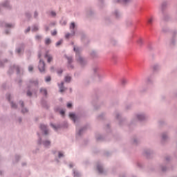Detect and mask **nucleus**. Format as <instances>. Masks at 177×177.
I'll list each match as a JSON object with an SVG mask.
<instances>
[{"mask_svg":"<svg viewBox=\"0 0 177 177\" xmlns=\"http://www.w3.org/2000/svg\"><path fill=\"white\" fill-rule=\"evenodd\" d=\"M69 117L71 120L76 124V134L75 137L77 140H80L81 138H82V135H84V132H85V129H86V127H78V122H80V116L78 115H75V113H69Z\"/></svg>","mask_w":177,"mask_h":177,"instance_id":"nucleus-1","label":"nucleus"},{"mask_svg":"<svg viewBox=\"0 0 177 177\" xmlns=\"http://www.w3.org/2000/svg\"><path fill=\"white\" fill-rule=\"evenodd\" d=\"M40 129L44 133V135L41 137L39 133H37L39 139L37 141L38 145H43L44 147H49L50 146V140L48 139H45V136L49 133V130L48 129V126L46 124H41Z\"/></svg>","mask_w":177,"mask_h":177,"instance_id":"nucleus-2","label":"nucleus"},{"mask_svg":"<svg viewBox=\"0 0 177 177\" xmlns=\"http://www.w3.org/2000/svg\"><path fill=\"white\" fill-rule=\"evenodd\" d=\"M147 118H149V116L147 115V114H146V113L140 112L134 115V117L133 118L130 122V125H136L138 121L142 122L143 121H146Z\"/></svg>","mask_w":177,"mask_h":177,"instance_id":"nucleus-3","label":"nucleus"},{"mask_svg":"<svg viewBox=\"0 0 177 177\" xmlns=\"http://www.w3.org/2000/svg\"><path fill=\"white\" fill-rule=\"evenodd\" d=\"M39 84V82H38V80L37 79H30L29 81L27 82L26 84L28 86V88H29L26 92L27 96H32V93L31 92V91H30V88H31V86H38Z\"/></svg>","mask_w":177,"mask_h":177,"instance_id":"nucleus-4","label":"nucleus"},{"mask_svg":"<svg viewBox=\"0 0 177 177\" xmlns=\"http://www.w3.org/2000/svg\"><path fill=\"white\" fill-rule=\"evenodd\" d=\"M167 6H168V1H162L160 5V10H161L163 20H168V18L169 17L168 12L165 11V9H167Z\"/></svg>","mask_w":177,"mask_h":177,"instance_id":"nucleus-5","label":"nucleus"},{"mask_svg":"<svg viewBox=\"0 0 177 177\" xmlns=\"http://www.w3.org/2000/svg\"><path fill=\"white\" fill-rule=\"evenodd\" d=\"M71 30V33L68 32L65 34V38L66 39H68L71 38V37H74L75 35V30H77V26L75 25V23L72 22L69 27Z\"/></svg>","mask_w":177,"mask_h":177,"instance_id":"nucleus-6","label":"nucleus"},{"mask_svg":"<svg viewBox=\"0 0 177 177\" xmlns=\"http://www.w3.org/2000/svg\"><path fill=\"white\" fill-rule=\"evenodd\" d=\"M6 99L8 100L11 109H13L14 110H16L17 109V104L16 102H14L13 98L15 97V95L10 93H8L6 94Z\"/></svg>","mask_w":177,"mask_h":177,"instance_id":"nucleus-7","label":"nucleus"},{"mask_svg":"<svg viewBox=\"0 0 177 177\" xmlns=\"http://www.w3.org/2000/svg\"><path fill=\"white\" fill-rule=\"evenodd\" d=\"M75 60L82 67H85L88 64V60H86V58L85 57H82L81 55H77L75 57Z\"/></svg>","mask_w":177,"mask_h":177,"instance_id":"nucleus-8","label":"nucleus"},{"mask_svg":"<svg viewBox=\"0 0 177 177\" xmlns=\"http://www.w3.org/2000/svg\"><path fill=\"white\" fill-rule=\"evenodd\" d=\"M15 53L17 56H23L24 53V44H19L15 48Z\"/></svg>","mask_w":177,"mask_h":177,"instance_id":"nucleus-9","label":"nucleus"},{"mask_svg":"<svg viewBox=\"0 0 177 177\" xmlns=\"http://www.w3.org/2000/svg\"><path fill=\"white\" fill-rule=\"evenodd\" d=\"M97 171L100 175H106V170H104V166L103 163L99 162L97 163Z\"/></svg>","mask_w":177,"mask_h":177,"instance_id":"nucleus-10","label":"nucleus"},{"mask_svg":"<svg viewBox=\"0 0 177 177\" xmlns=\"http://www.w3.org/2000/svg\"><path fill=\"white\" fill-rule=\"evenodd\" d=\"M93 73L97 75L98 78H100V74H102V68L99 65H95L93 67Z\"/></svg>","mask_w":177,"mask_h":177,"instance_id":"nucleus-11","label":"nucleus"},{"mask_svg":"<svg viewBox=\"0 0 177 177\" xmlns=\"http://www.w3.org/2000/svg\"><path fill=\"white\" fill-rule=\"evenodd\" d=\"M66 59L68 61L67 68H68V70H74V64H73L74 60L73 59V57H71V56H70V57L66 56Z\"/></svg>","mask_w":177,"mask_h":177,"instance_id":"nucleus-12","label":"nucleus"},{"mask_svg":"<svg viewBox=\"0 0 177 177\" xmlns=\"http://www.w3.org/2000/svg\"><path fill=\"white\" fill-rule=\"evenodd\" d=\"M15 71H17V73L19 74L20 73V67L17 65H11L8 70V74H13Z\"/></svg>","mask_w":177,"mask_h":177,"instance_id":"nucleus-13","label":"nucleus"},{"mask_svg":"<svg viewBox=\"0 0 177 177\" xmlns=\"http://www.w3.org/2000/svg\"><path fill=\"white\" fill-rule=\"evenodd\" d=\"M142 154L145 157H150V156L154 154V150L151 148H145L142 151Z\"/></svg>","mask_w":177,"mask_h":177,"instance_id":"nucleus-14","label":"nucleus"},{"mask_svg":"<svg viewBox=\"0 0 177 177\" xmlns=\"http://www.w3.org/2000/svg\"><path fill=\"white\" fill-rule=\"evenodd\" d=\"M38 69L40 71V73H44L46 71L45 62H44V60H42L41 59H39Z\"/></svg>","mask_w":177,"mask_h":177,"instance_id":"nucleus-15","label":"nucleus"},{"mask_svg":"<svg viewBox=\"0 0 177 177\" xmlns=\"http://www.w3.org/2000/svg\"><path fill=\"white\" fill-rule=\"evenodd\" d=\"M112 16L115 17V19H121V17H122V13H121L120 10L115 9L113 11H112Z\"/></svg>","mask_w":177,"mask_h":177,"instance_id":"nucleus-16","label":"nucleus"},{"mask_svg":"<svg viewBox=\"0 0 177 177\" xmlns=\"http://www.w3.org/2000/svg\"><path fill=\"white\" fill-rule=\"evenodd\" d=\"M176 35H177V30H174L172 32V37L171 38L169 41V45H171V46H174V45L176 44V38L175 37V36Z\"/></svg>","mask_w":177,"mask_h":177,"instance_id":"nucleus-17","label":"nucleus"},{"mask_svg":"<svg viewBox=\"0 0 177 177\" xmlns=\"http://www.w3.org/2000/svg\"><path fill=\"white\" fill-rule=\"evenodd\" d=\"M19 105L21 107V112L22 113V114H26V113H28V109L24 106V102L20 100L19 102Z\"/></svg>","mask_w":177,"mask_h":177,"instance_id":"nucleus-18","label":"nucleus"},{"mask_svg":"<svg viewBox=\"0 0 177 177\" xmlns=\"http://www.w3.org/2000/svg\"><path fill=\"white\" fill-rule=\"evenodd\" d=\"M73 50L75 53V57L77 56H81V52H82V47L78 46H73Z\"/></svg>","mask_w":177,"mask_h":177,"instance_id":"nucleus-19","label":"nucleus"},{"mask_svg":"<svg viewBox=\"0 0 177 177\" xmlns=\"http://www.w3.org/2000/svg\"><path fill=\"white\" fill-rule=\"evenodd\" d=\"M1 6L6 8V9H12V6H10V2L8 0L4 1L1 3Z\"/></svg>","mask_w":177,"mask_h":177,"instance_id":"nucleus-20","label":"nucleus"},{"mask_svg":"<svg viewBox=\"0 0 177 177\" xmlns=\"http://www.w3.org/2000/svg\"><path fill=\"white\" fill-rule=\"evenodd\" d=\"M58 88L61 93H63L67 89V88L64 87V82H61L60 84L58 83Z\"/></svg>","mask_w":177,"mask_h":177,"instance_id":"nucleus-21","label":"nucleus"},{"mask_svg":"<svg viewBox=\"0 0 177 177\" xmlns=\"http://www.w3.org/2000/svg\"><path fill=\"white\" fill-rule=\"evenodd\" d=\"M73 177H82V174H81V172H80V171H78V169H73Z\"/></svg>","mask_w":177,"mask_h":177,"instance_id":"nucleus-22","label":"nucleus"},{"mask_svg":"<svg viewBox=\"0 0 177 177\" xmlns=\"http://www.w3.org/2000/svg\"><path fill=\"white\" fill-rule=\"evenodd\" d=\"M54 154L57 156L58 158H64V152L60 151H54Z\"/></svg>","mask_w":177,"mask_h":177,"instance_id":"nucleus-23","label":"nucleus"},{"mask_svg":"<svg viewBox=\"0 0 177 177\" xmlns=\"http://www.w3.org/2000/svg\"><path fill=\"white\" fill-rule=\"evenodd\" d=\"M160 68V64H154L152 66V70L153 73H157V71H159Z\"/></svg>","mask_w":177,"mask_h":177,"instance_id":"nucleus-24","label":"nucleus"},{"mask_svg":"<svg viewBox=\"0 0 177 177\" xmlns=\"http://www.w3.org/2000/svg\"><path fill=\"white\" fill-rule=\"evenodd\" d=\"M31 31L32 32H37V31H39V25L38 24H34L31 26Z\"/></svg>","mask_w":177,"mask_h":177,"instance_id":"nucleus-25","label":"nucleus"},{"mask_svg":"<svg viewBox=\"0 0 177 177\" xmlns=\"http://www.w3.org/2000/svg\"><path fill=\"white\" fill-rule=\"evenodd\" d=\"M115 117L116 118V120H118L119 121V124L120 125H121V113L118 112V111H115Z\"/></svg>","mask_w":177,"mask_h":177,"instance_id":"nucleus-26","label":"nucleus"},{"mask_svg":"<svg viewBox=\"0 0 177 177\" xmlns=\"http://www.w3.org/2000/svg\"><path fill=\"white\" fill-rule=\"evenodd\" d=\"M44 57L45 59H47L48 63H50V62L53 60V57H52V55H49V53H46Z\"/></svg>","mask_w":177,"mask_h":177,"instance_id":"nucleus-27","label":"nucleus"},{"mask_svg":"<svg viewBox=\"0 0 177 177\" xmlns=\"http://www.w3.org/2000/svg\"><path fill=\"white\" fill-rule=\"evenodd\" d=\"M131 143H133V145L136 146L139 145V143H140V140H139L138 138L133 137V139L131 140Z\"/></svg>","mask_w":177,"mask_h":177,"instance_id":"nucleus-28","label":"nucleus"},{"mask_svg":"<svg viewBox=\"0 0 177 177\" xmlns=\"http://www.w3.org/2000/svg\"><path fill=\"white\" fill-rule=\"evenodd\" d=\"M159 167L162 172H166L167 169H168V167H167V163L161 164Z\"/></svg>","mask_w":177,"mask_h":177,"instance_id":"nucleus-29","label":"nucleus"},{"mask_svg":"<svg viewBox=\"0 0 177 177\" xmlns=\"http://www.w3.org/2000/svg\"><path fill=\"white\" fill-rule=\"evenodd\" d=\"M2 26L6 27V28H13V27H15V24H8L6 22L3 23Z\"/></svg>","mask_w":177,"mask_h":177,"instance_id":"nucleus-30","label":"nucleus"},{"mask_svg":"<svg viewBox=\"0 0 177 177\" xmlns=\"http://www.w3.org/2000/svg\"><path fill=\"white\" fill-rule=\"evenodd\" d=\"M95 139L96 140H97L98 142H100L102 140H104V136H103V135L102 134H97L95 136Z\"/></svg>","mask_w":177,"mask_h":177,"instance_id":"nucleus-31","label":"nucleus"},{"mask_svg":"<svg viewBox=\"0 0 177 177\" xmlns=\"http://www.w3.org/2000/svg\"><path fill=\"white\" fill-rule=\"evenodd\" d=\"M43 38L44 37L41 35H36L35 37V41H37V42H41Z\"/></svg>","mask_w":177,"mask_h":177,"instance_id":"nucleus-32","label":"nucleus"},{"mask_svg":"<svg viewBox=\"0 0 177 177\" xmlns=\"http://www.w3.org/2000/svg\"><path fill=\"white\" fill-rule=\"evenodd\" d=\"M90 55L91 57H97L99 53H97V51L93 50L91 52Z\"/></svg>","mask_w":177,"mask_h":177,"instance_id":"nucleus-33","label":"nucleus"},{"mask_svg":"<svg viewBox=\"0 0 177 177\" xmlns=\"http://www.w3.org/2000/svg\"><path fill=\"white\" fill-rule=\"evenodd\" d=\"M48 14L49 15V16H50V17H56V12L53 11V10H50L48 11Z\"/></svg>","mask_w":177,"mask_h":177,"instance_id":"nucleus-34","label":"nucleus"},{"mask_svg":"<svg viewBox=\"0 0 177 177\" xmlns=\"http://www.w3.org/2000/svg\"><path fill=\"white\" fill-rule=\"evenodd\" d=\"M64 81L65 82H68V83L71 82V76H70L69 75H67L66 76H65Z\"/></svg>","mask_w":177,"mask_h":177,"instance_id":"nucleus-35","label":"nucleus"},{"mask_svg":"<svg viewBox=\"0 0 177 177\" xmlns=\"http://www.w3.org/2000/svg\"><path fill=\"white\" fill-rule=\"evenodd\" d=\"M40 93L44 96H46V95H48V91H46V88H40Z\"/></svg>","mask_w":177,"mask_h":177,"instance_id":"nucleus-36","label":"nucleus"},{"mask_svg":"<svg viewBox=\"0 0 177 177\" xmlns=\"http://www.w3.org/2000/svg\"><path fill=\"white\" fill-rule=\"evenodd\" d=\"M162 140H168V133H167V132L162 133Z\"/></svg>","mask_w":177,"mask_h":177,"instance_id":"nucleus-37","label":"nucleus"},{"mask_svg":"<svg viewBox=\"0 0 177 177\" xmlns=\"http://www.w3.org/2000/svg\"><path fill=\"white\" fill-rule=\"evenodd\" d=\"M115 2H118L119 3H129V2H131V0H115Z\"/></svg>","mask_w":177,"mask_h":177,"instance_id":"nucleus-38","label":"nucleus"},{"mask_svg":"<svg viewBox=\"0 0 177 177\" xmlns=\"http://www.w3.org/2000/svg\"><path fill=\"white\" fill-rule=\"evenodd\" d=\"M8 59H3L1 61H0V67H3V66H5V64H6V63H8Z\"/></svg>","mask_w":177,"mask_h":177,"instance_id":"nucleus-39","label":"nucleus"},{"mask_svg":"<svg viewBox=\"0 0 177 177\" xmlns=\"http://www.w3.org/2000/svg\"><path fill=\"white\" fill-rule=\"evenodd\" d=\"M50 125L55 131H57V129H59V128H60V125H55V124H53L52 123L50 124Z\"/></svg>","mask_w":177,"mask_h":177,"instance_id":"nucleus-40","label":"nucleus"},{"mask_svg":"<svg viewBox=\"0 0 177 177\" xmlns=\"http://www.w3.org/2000/svg\"><path fill=\"white\" fill-rule=\"evenodd\" d=\"M121 84L123 86H125V85H127L128 84V80L127 79H122L121 80Z\"/></svg>","mask_w":177,"mask_h":177,"instance_id":"nucleus-41","label":"nucleus"},{"mask_svg":"<svg viewBox=\"0 0 177 177\" xmlns=\"http://www.w3.org/2000/svg\"><path fill=\"white\" fill-rule=\"evenodd\" d=\"M86 15H88V16H92V15H93V10L92 9L89 8L86 11Z\"/></svg>","mask_w":177,"mask_h":177,"instance_id":"nucleus-42","label":"nucleus"},{"mask_svg":"<svg viewBox=\"0 0 177 177\" xmlns=\"http://www.w3.org/2000/svg\"><path fill=\"white\" fill-rule=\"evenodd\" d=\"M51 42H52V40H50V39H49V38H46L45 39L46 45H50Z\"/></svg>","mask_w":177,"mask_h":177,"instance_id":"nucleus-43","label":"nucleus"},{"mask_svg":"<svg viewBox=\"0 0 177 177\" xmlns=\"http://www.w3.org/2000/svg\"><path fill=\"white\" fill-rule=\"evenodd\" d=\"M137 44L139 45V46H142V45H143V40H142V39H139L137 41Z\"/></svg>","mask_w":177,"mask_h":177,"instance_id":"nucleus-44","label":"nucleus"},{"mask_svg":"<svg viewBox=\"0 0 177 177\" xmlns=\"http://www.w3.org/2000/svg\"><path fill=\"white\" fill-rule=\"evenodd\" d=\"M21 158V156L20 155H16L15 157V162H17V161H19V160H20Z\"/></svg>","mask_w":177,"mask_h":177,"instance_id":"nucleus-45","label":"nucleus"},{"mask_svg":"<svg viewBox=\"0 0 177 177\" xmlns=\"http://www.w3.org/2000/svg\"><path fill=\"white\" fill-rule=\"evenodd\" d=\"M98 120H103L104 118V113H101L97 116Z\"/></svg>","mask_w":177,"mask_h":177,"instance_id":"nucleus-46","label":"nucleus"},{"mask_svg":"<svg viewBox=\"0 0 177 177\" xmlns=\"http://www.w3.org/2000/svg\"><path fill=\"white\" fill-rule=\"evenodd\" d=\"M131 109H132V104H129L126 105V106H125L126 110H131Z\"/></svg>","mask_w":177,"mask_h":177,"instance_id":"nucleus-47","label":"nucleus"},{"mask_svg":"<svg viewBox=\"0 0 177 177\" xmlns=\"http://www.w3.org/2000/svg\"><path fill=\"white\" fill-rule=\"evenodd\" d=\"M63 44V39H60L56 43V46H60Z\"/></svg>","mask_w":177,"mask_h":177,"instance_id":"nucleus-48","label":"nucleus"},{"mask_svg":"<svg viewBox=\"0 0 177 177\" xmlns=\"http://www.w3.org/2000/svg\"><path fill=\"white\" fill-rule=\"evenodd\" d=\"M33 70H34V66L32 65H30L28 66V72L31 73V72H32Z\"/></svg>","mask_w":177,"mask_h":177,"instance_id":"nucleus-49","label":"nucleus"},{"mask_svg":"<svg viewBox=\"0 0 177 177\" xmlns=\"http://www.w3.org/2000/svg\"><path fill=\"white\" fill-rule=\"evenodd\" d=\"M25 15L27 19H30L31 17V13L30 12H26Z\"/></svg>","mask_w":177,"mask_h":177,"instance_id":"nucleus-50","label":"nucleus"},{"mask_svg":"<svg viewBox=\"0 0 177 177\" xmlns=\"http://www.w3.org/2000/svg\"><path fill=\"white\" fill-rule=\"evenodd\" d=\"M57 73L58 75H62V74L63 73V69H62V68L58 69Z\"/></svg>","mask_w":177,"mask_h":177,"instance_id":"nucleus-51","label":"nucleus"},{"mask_svg":"<svg viewBox=\"0 0 177 177\" xmlns=\"http://www.w3.org/2000/svg\"><path fill=\"white\" fill-rule=\"evenodd\" d=\"M61 110H62V108H60V106H56L55 108V111H56L57 113H59Z\"/></svg>","mask_w":177,"mask_h":177,"instance_id":"nucleus-52","label":"nucleus"},{"mask_svg":"<svg viewBox=\"0 0 177 177\" xmlns=\"http://www.w3.org/2000/svg\"><path fill=\"white\" fill-rule=\"evenodd\" d=\"M30 31H31V28H30V27H28V28L25 30L24 32H25V34H27V33L30 32Z\"/></svg>","mask_w":177,"mask_h":177,"instance_id":"nucleus-53","label":"nucleus"},{"mask_svg":"<svg viewBox=\"0 0 177 177\" xmlns=\"http://www.w3.org/2000/svg\"><path fill=\"white\" fill-rule=\"evenodd\" d=\"M148 24H149V26H151V24H153V17L148 19Z\"/></svg>","mask_w":177,"mask_h":177,"instance_id":"nucleus-54","label":"nucleus"},{"mask_svg":"<svg viewBox=\"0 0 177 177\" xmlns=\"http://www.w3.org/2000/svg\"><path fill=\"white\" fill-rule=\"evenodd\" d=\"M68 167H69V168H74V167H75V164H74L73 162H70L68 164Z\"/></svg>","mask_w":177,"mask_h":177,"instance_id":"nucleus-55","label":"nucleus"},{"mask_svg":"<svg viewBox=\"0 0 177 177\" xmlns=\"http://www.w3.org/2000/svg\"><path fill=\"white\" fill-rule=\"evenodd\" d=\"M165 161L166 162H169V161H171V156H166Z\"/></svg>","mask_w":177,"mask_h":177,"instance_id":"nucleus-56","label":"nucleus"},{"mask_svg":"<svg viewBox=\"0 0 177 177\" xmlns=\"http://www.w3.org/2000/svg\"><path fill=\"white\" fill-rule=\"evenodd\" d=\"M137 167H138L139 168H143V164L139 162L137 163Z\"/></svg>","mask_w":177,"mask_h":177,"instance_id":"nucleus-57","label":"nucleus"},{"mask_svg":"<svg viewBox=\"0 0 177 177\" xmlns=\"http://www.w3.org/2000/svg\"><path fill=\"white\" fill-rule=\"evenodd\" d=\"M50 80H51V78H50V76H48V77H46L45 78L46 82H50Z\"/></svg>","mask_w":177,"mask_h":177,"instance_id":"nucleus-58","label":"nucleus"},{"mask_svg":"<svg viewBox=\"0 0 177 177\" xmlns=\"http://www.w3.org/2000/svg\"><path fill=\"white\" fill-rule=\"evenodd\" d=\"M64 128H68V123L67 122H65L63 124Z\"/></svg>","mask_w":177,"mask_h":177,"instance_id":"nucleus-59","label":"nucleus"},{"mask_svg":"<svg viewBox=\"0 0 177 177\" xmlns=\"http://www.w3.org/2000/svg\"><path fill=\"white\" fill-rule=\"evenodd\" d=\"M147 82L148 84H151V82H152L151 79L150 77H147Z\"/></svg>","mask_w":177,"mask_h":177,"instance_id":"nucleus-60","label":"nucleus"},{"mask_svg":"<svg viewBox=\"0 0 177 177\" xmlns=\"http://www.w3.org/2000/svg\"><path fill=\"white\" fill-rule=\"evenodd\" d=\"M17 122L19 123V124H21V121H23V119H21V117H19V118H18V119H17Z\"/></svg>","mask_w":177,"mask_h":177,"instance_id":"nucleus-61","label":"nucleus"},{"mask_svg":"<svg viewBox=\"0 0 177 177\" xmlns=\"http://www.w3.org/2000/svg\"><path fill=\"white\" fill-rule=\"evenodd\" d=\"M59 113L61 114V115H64V110H63V109H61L59 111Z\"/></svg>","mask_w":177,"mask_h":177,"instance_id":"nucleus-62","label":"nucleus"},{"mask_svg":"<svg viewBox=\"0 0 177 177\" xmlns=\"http://www.w3.org/2000/svg\"><path fill=\"white\" fill-rule=\"evenodd\" d=\"M66 106H67L68 109H71V107H73V104L68 103Z\"/></svg>","mask_w":177,"mask_h":177,"instance_id":"nucleus-63","label":"nucleus"},{"mask_svg":"<svg viewBox=\"0 0 177 177\" xmlns=\"http://www.w3.org/2000/svg\"><path fill=\"white\" fill-rule=\"evenodd\" d=\"M34 17H35V19H37V17H38V12H37V11L35 12Z\"/></svg>","mask_w":177,"mask_h":177,"instance_id":"nucleus-64","label":"nucleus"}]
</instances>
